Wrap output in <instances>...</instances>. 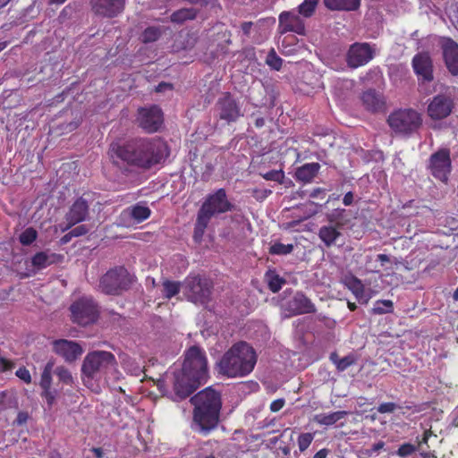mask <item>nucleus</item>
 Listing matches in <instances>:
<instances>
[{
	"instance_id": "nucleus-41",
	"label": "nucleus",
	"mask_w": 458,
	"mask_h": 458,
	"mask_svg": "<svg viewBox=\"0 0 458 458\" xmlns=\"http://www.w3.org/2000/svg\"><path fill=\"white\" fill-rule=\"evenodd\" d=\"M413 407L414 406L412 404L406 403L405 406L403 407L394 403L388 402V403H382L381 404H379L377 408V411L380 414H385V413H392L394 411H396L397 409H403V408H405L406 410L411 411V410H412Z\"/></svg>"
},
{
	"instance_id": "nucleus-24",
	"label": "nucleus",
	"mask_w": 458,
	"mask_h": 458,
	"mask_svg": "<svg viewBox=\"0 0 458 458\" xmlns=\"http://www.w3.org/2000/svg\"><path fill=\"white\" fill-rule=\"evenodd\" d=\"M361 101L365 108L372 113L380 112L385 106L383 97L375 89L364 91L361 95Z\"/></svg>"
},
{
	"instance_id": "nucleus-47",
	"label": "nucleus",
	"mask_w": 458,
	"mask_h": 458,
	"mask_svg": "<svg viewBox=\"0 0 458 458\" xmlns=\"http://www.w3.org/2000/svg\"><path fill=\"white\" fill-rule=\"evenodd\" d=\"M417 451V446L411 443H404L401 445L396 451L399 457L405 458L413 454Z\"/></svg>"
},
{
	"instance_id": "nucleus-49",
	"label": "nucleus",
	"mask_w": 458,
	"mask_h": 458,
	"mask_svg": "<svg viewBox=\"0 0 458 458\" xmlns=\"http://www.w3.org/2000/svg\"><path fill=\"white\" fill-rule=\"evenodd\" d=\"M280 51L284 55H292L297 52V47L288 45V38H284L281 43Z\"/></svg>"
},
{
	"instance_id": "nucleus-40",
	"label": "nucleus",
	"mask_w": 458,
	"mask_h": 458,
	"mask_svg": "<svg viewBox=\"0 0 458 458\" xmlns=\"http://www.w3.org/2000/svg\"><path fill=\"white\" fill-rule=\"evenodd\" d=\"M294 247L293 244H284L276 242L269 247V254L271 255H287L293 252Z\"/></svg>"
},
{
	"instance_id": "nucleus-59",
	"label": "nucleus",
	"mask_w": 458,
	"mask_h": 458,
	"mask_svg": "<svg viewBox=\"0 0 458 458\" xmlns=\"http://www.w3.org/2000/svg\"><path fill=\"white\" fill-rule=\"evenodd\" d=\"M329 453V449L322 448L314 454L313 458H327Z\"/></svg>"
},
{
	"instance_id": "nucleus-9",
	"label": "nucleus",
	"mask_w": 458,
	"mask_h": 458,
	"mask_svg": "<svg viewBox=\"0 0 458 458\" xmlns=\"http://www.w3.org/2000/svg\"><path fill=\"white\" fill-rule=\"evenodd\" d=\"M71 319L73 323L86 327L95 323L99 317L98 303L91 297H81L71 306Z\"/></svg>"
},
{
	"instance_id": "nucleus-20",
	"label": "nucleus",
	"mask_w": 458,
	"mask_h": 458,
	"mask_svg": "<svg viewBox=\"0 0 458 458\" xmlns=\"http://www.w3.org/2000/svg\"><path fill=\"white\" fill-rule=\"evenodd\" d=\"M342 227V223L322 225L318 229V236L327 248L342 246L344 244V235L341 232Z\"/></svg>"
},
{
	"instance_id": "nucleus-23",
	"label": "nucleus",
	"mask_w": 458,
	"mask_h": 458,
	"mask_svg": "<svg viewBox=\"0 0 458 458\" xmlns=\"http://www.w3.org/2000/svg\"><path fill=\"white\" fill-rule=\"evenodd\" d=\"M90 4L96 14L113 18L123 11L124 0H91Z\"/></svg>"
},
{
	"instance_id": "nucleus-62",
	"label": "nucleus",
	"mask_w": 458,
	"mask_h": 458,
	"mask_svg": "<svg viewBox=\"0 0 458 458\" xmlns=\"http://www.w3.org/2000/svg\"><path fill=\"white\" fill-rule=\"evenodd\" d=\"M91 452L95 454L96 458H103L104 452L100 447H93Z\"/></svg>"
},
{
	"instance_id": "nucleus-34",
	"label": "nucleus",
	"mask_w": 458,
	"mask_h": 458,
	"mask_svg": "<svg viewBox=\"0 0 458 458\" xmlns=\"http://www.w3.org/2000/svg\"><path fill=\"white\" fill-rule=\"evenodd\" d=\"M55 362L54 360H48L41 373L39 386L42 388L52 387V372L54 370Z\"/></svg>"
},
{
	"instance_id": "nucleus-44",
	"label": "nucleus",
	"mask_w": 458,
	"mask_h": 458,
	"mask_svg": "<svg viewBox=\"0 0 458 458\" xmlns=\"http://www.w3.org/2000/svg\"><path fill=\"white\" fill-rule=\"evenodd\" d=\"M318 0H304L299 5V13L304 17H310L318 5Z\"/></svg>"
},
{
	"instance_id": "nucleus-27",
	"label": "nucleus",
	"mask_w": 458,
	"mask_h": 458,
	"mask_svg": "<svg viewBox=\"0 0 458 458\" xmlns=\"http://www.w3.org/2000/svg\"><path fill=\"white\" fill-rule=\"evenodd\" d=\"M344 285L353 293L355 298L362 303H367L369 298H365V287L360 279L355 276H346L344 280Z\"/></svg>"
},
{
	"instance_id": "nucleus-63",
	"label": "nucleus",
	"mask_w": 458,
	"mask_h": 458,
	"mask_svg": "<svg viewBox=\"0 0 458 458\" xmlns=\"http://www.w3.org/2000/svg\"><path fill=\"white\" fill-rule=\"evenodd\" d=\"M377 260L381 262L382 265H384L386 262L390 261V258L386 254H378L377 256Z\"/></svg>"
},
{
	"instance_id": "nucleus-56",
	"label": "nucleus",
	"mask_w": 458,
	"mask_h": 458,
	"mask_svg": "<svg viewBox=\"0 0 458 458\" xmlns=\"http://www.w3.org/2000/svg\"><path fill=\"white\" fill-rule=\"evenodd\" d=\"M385 446V442L383 441H378L377 443L372 445V446L370 447V449H368L366 451L367 454L371 456L375 454H377L381 449H383Z\"/></svg>"
},
{
	"instance_id": "nucleus-8",
	"label": "nucleus",
	"mask_w": 458,
	"mask_h": 458,
	"mask_svg": "<svg viewBox=\"0 0 458 458\" xmlns=\"http://www.w3.org/2000/svg\"><path fill=\"white\" fill-rule=\"evenodd\" d=\"M185 297L193 303L205 304L209 301L213 288L210 280L199 275H189L182 283Z\"/></svg>"
},
{
	"instance_id": "nucleus-15",
	"label": "nucleus",
	"mask_w": 458,
	"mask_h": 458,
	"mask_svg": "<svg viewBox=\"0 0 458 458\" xmlns=\"http://www.w3.org/2000/svg\"><path fill=\"white\" fill-rule=\"evenodd\" d=\"M411 66L418 78L419 83H428L434 80V66L428 52L416 54L411 60Z\"/></svg>"
},
{
	"instance_id": "nucleus-45",
	"label": "nucleus",
	"mask_w": 458,
	"mask_h": 458,
	"mask_svg": "<svg viewBox=\"0 0 458 458\" xmlns=\"http://www.w3.org/2000/svg\"><path fill=\"white\" fill-rule=\"evenodd\" d=\"M259 174L262 178H264L267 181L276 182L280 184L284 183V172L283 171V169L270 170L267 173H260Z\"/></svg>"
},
{
	"instance_id": "nucleus-22",
	"label": "nucleus",
	"mask_w": 458,
	"mask_h": 458,
	"mask_svg": "<svg viewBox=\"0 0 458 458\" xmlns=\"http://www.w3.org/2000/svg\"><path fill=\"white\" fill-rule=\"evenodd\" d=\"M441 48L448 71L453 75H458V44L451 38H445Z\"/></svg>"
},
{
	"instance_id": "nucleus-4",
	"label": "nucleus",
	"mask_w": 458,
	"mask_h": 458,
	"mask_svg": "<svg viewBox=\"0 0 458 458\" xmlns=\"http://www.w3.org/2000/svg\"><path fill=\"white\" fill-rule=\"evenodd\" d=\"M191 403L193 405L192 420L199 431L206 436L216 429L222 409L221 394L207 387L193 395Z\"/></svg>"
},
{
	"instance_id": "nucleus-31",
	"label": "nucleus",
	"mask_w": 458,
	"mask_h": 458,
	"mask_svg": "<svg viewBox=\"0 0 458 458\" xmlns=\"http://www.w3.org/2000/svg\"><path fill=\"white\" fill-rule=\"evenodd\" d=\"M264 277L268 289L274 293H278L286 283V280L280 276L275 269H268Z\"/></svg>"
},
{
	"instance_id": "nucleus-16",
	"label": "nucleus",
	"mask_w": 458,
	"mask_h": 458,
	"mask_svg": "<svg viewBox=\"0 0 458 458\" xmlns=\"http://www.w3.org/2000/svg\"><path fill=\"white\" fill-rule=\"evenodd\" d=\"M454 107V101L450 96L438 94L428 105L427 113L432 120L438 121L449 116Z\"/></svg>"
},
{
	"instance_id": "nucleus-5",
	"label": "nucleus",
	"mask_w": 458,
	"mask_h": 458,
	"mask_svg": "<svg viewBox=\"0 0 458 458\" xmlns=\"http://www.w3.org/2000/svg\"><path fill=\"white\" fill-rule=\"evenodd\" d=\"M235 209V205L230 201L226 190L219 188L208 193L198 210L193 230V240L200 242L208 224L213 217L231 212Z\"/></svg>"
},
{
	"instance_id": "nucleus-29",
	"label": "nucleus",
	"mask_w": 458,
	"mask_h": 458,
	"mask_svg": "<svg viewBox=\"0 0 458 458\" xmlns=\"http://www.w3.org/2000/svg\"><path fill=\"white\" fill-rule=\"evenodd\" d=\"M323 3L331 11H354L360 7V0H323Z\"/></svg>"
},
{
	"instance_id": "nucleus-35",
	"label": "nucleus",
	"mask_w": 458,
	"mask_h": 458,
	"mask_svg": "<svg viewBox=\"0 0 458 458\" xmlns=\"http://www.w3.org/2000/svg\"><path fill=\"white\" fill-rule=\"evenodd\" d=\"M330 360L335 364L337 370L344 371L350 366L353 365L356 362V359L353 355H347L344 358H338L335 353H332L330 356Z\"/></svg>"
},
{
	"instance_id": "nucleus-26",
	"label": "nucleus",
	"mask_w": 458,
	"mask_h": 458,
	"mask_svg": "<svg viewBox=\"0 0 458 458\" xmlns=\"http://www.w3.org/2000/svg\"><path fill=\"white\" fill-rule=\"evenodd\" d=\"M300 88L301 90L304 91L308 95L321 89L322 82L320 76L312 71L304 72Z\"/></svg>"
},
{
	"instance_id": "nucleus-39",
	"label": "nucleus",
	"mask_w": 458,
	"mask_h": 458,
	"mask_svg": "<svg viewBox=\"0 0 458 458\" xmlns=\"http://www.w3.org/2000/svg\"><path fill=\"white\" fill-rule=\"evenodd\" d=\"M283 59L276 54V50L274 48H271L269 52L267 53V58H266V64L275 71H280L283 66Z\"/></svg>"
},
{
	"instance_id": "nucleus-43",
	"label": "nucleus",
	"mask_w": 458,
	"mask_h": 458,
	"mask_svg": "<svg viewBox=\"0 0 458 458\" xmlns=\"http://www.w3.org/2000/svg\"><path fill=\"white\" fill-rule=\"evenodd\" d=\"M38 233L33 227L26 228L19 236L20 242L24 246H29L36 241Z\"/></svg>"
},
{
	"instance_id": "nucleus-36",
	"label": "nucleus",
	"mask_w": 458,
	"mask_h": 458,
	"mask_svg": "<svg viewBox=\"0 0 458 458\" xmlns=\"http://www.w3.org/2000/svg\"><path fill=\"white\" fill-rule=\"evenodd\" d=\"M182 284L180 282L171 281L168 279L163 282V295L165 298L170 300L179 293Z\"/></svg>"
},
{
	"instance_id": "nucleus-48",
	"label": "nucleus",
	"mask_w": 458,
	"mask_h": 458,
	"mask_svg": "<svg viewBox=\"0 0 458 458\" xmlns=\"http://www.w3.org/2000/svg\"><path fill=\"white\" fill-rule=\"evenodd\" d=\"M57 395V391L52 387L49 388H42L41 397L46 400L47 403L49 407H51Z\"/></svg>"
},
{
	"instance_id": "nucleus-53",
	"label": "nucleus",
	"mask_w": 458,
	"mask_h": 458,
	"mask_svg": "<svg viewBox=\"0 0 458 458\" xmlns=\"http://www.w3.org/2000/svg\"><path fill=\"white\" fill-rule=\"evenodd\" d=\"M89 229L87 225H81L71 230V235H73V237H79L85 235L86 233H89Z\"/></svg>"
},
{
	"instance_id": "nucleus-37",
	"label": "nucleus",
	"mask_w": 458,
	"mask_h": 458,
	"mask_svg": "<svg viewBox=\"0 0 458 458\" xmlns=\"http://www.w3.org/2000/svg\"><path fill=\"white\" fill-rule=\"evenodd\" d=\"M394 311V302L390 300H377L372 308V313L383 315Z\"/></svg>"
},
{
	"instance_id": "nucleus-30",
	"label": "nucleus",
	"mask_w": 458,
	"mask_h": 458,
	"mask_svg": "<svg viewBox=\"0 0 458 458\" xmlns=\"http://www.w3.org/2000/svg\"><path fill=\"white\" fill-rule=\"evenodd\" d=\"M58 255L47 251L37 252L31 258V264L38 269H43L57 261Z\"/></svg>"
},
{
	"instance_id": "nucleus-12",
	"label": "nucleus",
	"mask_w": 458,
	"mask_h": 458,
	"mask_svg": "<svg viewBox=\"0 0 458 458\" xmlns=\"http://www.w3.org/2000/svg\"><path fill=\"white\" fill-rule=\"evenodd\" d=\"M428 169L436 179L447 182L452 171L450 149L442 148L434 152L428 159Z\"/></svg>"
},
{
	"instance_id": "nucleus-51",
	"label": "nucleus",
	"mask_w": 458,
	"mask_h": 458,
	"mask_svg": "<svg viewBox=\"0 0 458 458\" xmlns=\"http://www.w3.org/2000/svg\"><path fill=\"white\" fill-rule=\"evenodd\" d=\"M15 375H16V377H18L21 380H22L26 384L31 383V375L26 367L19 368L16 370Z\"/></svg>"
},
{
	"instance_id": "nucleus-11",
	"label": "nucleus",
	"mask_w": 458,
	"mask_h": 458,
	"mask_svg": "<svg viewBox=\"0 0 458 458\" xmlns=\"http://www.w3.org/2000/svg\"><path fill=\"white\" fill-rule=\"evenodd\" d=\"M136 123L147 133L158 131L164 123L162 109L157 106L140 107L137 110Z\"/></svg>"
},
{
	"instance_id": "nucleus-42",
	"label": "nucleus",
	"mask_w": 458,
	"mask_h": 458,
	"mask_svg": "<svg viewBox=\"0 0 458 458\" xmlns=\"http://www.w3.org/2000/svg\"><path fill=\"white\" fill-rule=\"evenodd\" d=\"M54 373L57 376L60 382L67 386H72L73 377L68 369L64 366H58L55 369Z\"/></svg>"
},
{
	"instance_id": "nucleus-2",
	"label": "nucleus",
	"mask_w": 458,
	"mask_h": 458,
	"mask_svg": "<svg viewBox=\"0 0 458 458\" xmlns=\"http://www.w3.org/2000/svg\"><path fill=\"white\" fill-rule=\"evenodd\" d=\"M208 378V358L205 351L193 345L184 352L182 370L174 373V391L176 401L189 397Z\"/></svg>"
},
{
	"instance_id": "nucleus-1",
	"label": "nucleus",
	"mask_w": 458,
	"mask_h": 458,
	"mask_svg": "<svg viewBox=\"0 0 458 458\" xmlns=\"http://www.w3.org/2000/svg\"><path fill=\"white\" fill-rule=\"evenodd\" d=\"M109 157L114 164H126L148 170L162 163L170 154L169 148L161 138H136L123 143L110 145Z\"/></svg>"
},
{
	"instance_id": "nucleus-38",
	"label": "nucleus",
	"mask_w": 458,
	"mask_h": 458,
	"mask_svg": "<svg viewBox=\"0 0 458 458\" xmlns=\"http://www.w3.org/2000/svg\"><path fill=\"white\" fill-rule=\"evenodd\" d=\"M162 34L159 27L150 26L144 30L140 36V39L143 43H152L157 41Z\"/></svg>"
},
{
	"instance_id": "nucleus-25",
	"label": "nucleus",
	"mask_w": 458,
	"mask_h": 458,
	"mask_svg": "<svg viewBox=\"0 0 458 458\" xmlns=\"http://www.w3.org/2000/svg\"><path fill=\"white\" fill-rule=\"evenodd\" d=\"M320 165L318 163H308L297 168L295 178L297 181L308 183L310 182L318 174Z\"/></svg>"
},
{
	"instance_id": "nucleus-18",
	"label": "nucleus",
	"mask_w": 458,
	"mask_h": 458,
	"mask_svg": "<svg viewBox=\"0 0 458 458\" xmlns=\"http://www.w3.org/2000/svg\"><path fill=\"white\" fill-rule=\"evenodd\" d=\"M52 345L54 352L62 357L68 363L74 362L83 352L81 345L79 343L71 340H55L52 343Z\"/></svg>"
},
{
	"instance_id": "nucleus-55",
	"label": "nucleus",
	"mask_w": 458,
	"mask_h": 458,
	"mask_svg": "<svg viewBox=\"0 0 458 458\" xmlns=\"http://www.w3.org/2000/svg\"><path fill=\"white\" fill-rule=\"evenodd\" d=\"M284 404H285V401L283 398L274 400L270 403V411L272 412L279 411L284 406Z\"/></svg>"
},
{
	"instance_id": "nucleus-14",
	"label": "nucleus",
	"mask_w": 458,
	"mask_h": 458,
	"mask_svg": "<svg viewBox=\"0 0 458 458\" xmlns=\"http://www.w3.org/2000/svg\"><path fill=\"white\" fill-rule=\"evenodd\" d=\"M375 51L369 43H353L350 46L346 63L351 68H358L367 64L373 59Z\"/></svg>"
},
{
	"instance_id": "nucleus-57",
	"label": "nucleus",
	"mask_w": 458,
	"mask_h": 458,
	"mask_svg": "<svg viewBox=\"0 0 458 458\" xmlns=\"http://www.w3.org/2000/svg\"><path fill=\"white\" fill-rule=\"evenodd\" d=\"M252 26L253 22L251 21H244L242 23L241 29L245 36H250Z\"/></svg>"
},
{
	"instance_id": "nucleus-17",
	"label": "nucleus",
	"mask_w": 458,
	"mask_h": 458,
	"mask_svg": "<svg viewBox=\"0 0 458 458\" xmlns=\"http://www.w3.org/2000/svg\"><path fill=\"white\" fill-rule=\"evenodd\" d=\"M284 311L288 317L310 314L317 311L315 304L303 293L297 292L292 299L284 304Z\"/></svg>"
},
{
	"instance_id": "nucleus-60",
	"label": "nucleus",
	"mask_w": 458,
	"mask_h": 458,
	"mask_svg": "<svg viewBox=\"0 0 458 458\" xmlns=\"http://www.w3.org/2000/svg\"><path fill=\"white\" fill-rule=\"evenodd\" d=\"M320 195H325V190L322 188H316L310 192V197L316 199L318 198Z\"/></svg>"
},
{
	"instance_id": "nucleus-6",
	"label": "nucleus",
	"mask_w": 458,
	"mask_h": 458,
	"mask_svg": "<svg viewBox=\"0 0 458 458\" xmlns=\"http://www.w3.org/2000/svg\"><path fill=\"white\" fill-rule=\"evenodd\" d=\"M116 365V359L112 352L106 351L90 352L85 356L82 362V379L86 384L88 380L98 377L100 378L114 369Z\"/></svg>"
},
{
	"instance_id": "nucleus-32",
	"label": "nucleus",
	"mask_w": 458,
	"mask_h": 458,
	"mask_svg": "<svg viewBox=\"0 0 458 458\" xmlns=\"http://www.w3.org/2000/svg\"><path fill=\"white\" fill-rule=\"evenodd\" d=\"M347 415L345 411H337L331 413L317 414L314 418L315 421L319 425L332 426L338 420L344 419Z\"/></svg>"
},
{
	"instance_id": "nucleus-61",
	"label": "nucleus",
	"mask_w": 458,
	"mask_h": 458,
	"mask_svg": "<svg viewBox=\"0 0 458 458\" xmlns=\"http://www.w3.org/2000/svg\"><path fill=\"white\" fill-rule=\"evenodd\" d=\"M430 436L431 432L429 430H426L423 433L421 439L419 441V445H420L421 444H427Z\"/></svg>"
},
{
	"instance_id": "nucleus-3",
	"label": "nucleus",
	"mask_w": 458,
	"mask_h": 458,
	"mask_svg": "<svg viewBox=\"0 0 458 458\" xmlns=\"http://www.w3.org/2000/svg\"><path fill=\"white\" fill-rule=\"evenodd\" d=\"M257 360L255 349L247 342L239 341L222 355L216 369L227 378L244 377L253 371Z\"/></svg>"
},
{
	"instance_id": "nucleus-64",
	"label": "nucleus",
	"mask_w": 458,
	"mask_h": 458,
	"mask_svg": "<svg viewBox=\"0 0 458 458\" xmlns=\"http://www.w3.org/2000/svg\"><path fill=\"white\" fill-rule=\"evenodd\" d=\"M72 238H73V235H71V231H70L69 233H67L61 238L60 242H61V243L65 244V243L69 242L72 240Z\"/></svg>"
},
{
	"instance_id": "nucleus-28",
	"label": "nucleus",
	"mask_w": 458,
	"mask_h": 458,
	"mask_svg": "<svg viewBox=\"0 0 458 458\" xmlns=\"http://www.w3.org/2000/svg\"><path fill=\"white\" fill-rule=\"evenodd\" d=\"M123 215L131 217L137 223H141L150 216L151 210L148 207L141 205L140 203H137L127 208L123 212Z\"/></svg>"
},
{
	"instance_id": "nucleus-10",
	"label": "nucleus",
	"mask_w": 458,
	"mask_h": 458,
	"mask_svg": "<svg viewBox=\"0 0 458 458\" xmlns=\"http://www.w3.org/2000/svg\"><path fill=\"white\" fill-rule=\"evenodd\" d=\"M387 123L395 132L410 134L421 126L422 118L421 114L414 109H400L389 115Z\"/></svg>"
},
{
	"instance_id": "nucleus-7",
	"label": "nucleus",
	"mask_w": 458,
	"mask_h": 458,
	"mask_svg": "<svg viewBox=\"0 0 458 458\" xmlns=\"http://www.w3.org/2000/svg\"><path fill=\"white\" fill-rule=\"evenodd\" d=\"M132 284V276L123 267H114L104 274L98 287L101 291L109 295H120L123 292L130 289Z\"/></svg>"
},
{
	"instance_id": "nucleus-21",
	"label": "nucleus",
	"mask_w": 458,
	"mask_h": 458,
	"mask_svg": "<svg viewBox=\"0 0 458 458\" xmlns=\"http://www.w3.org/2000/svg\"><path fill=\"white\" fill-rule=\"evenodd\" d=\"M89 203L82 197L78 198L70 207L69 211L65 215L67 225L65 230L72 226L83 222L89 216Z\"/></svg>"
},
{
	"instance_id": "nucleus-54",
	"label": "nucleus",
	"mask_w": 458,
	"mask_h": 458,
	"mask_svg": "<svg viewBox=\"0 0 458 458\" xmlns=\"http://www.w3.org/2000/svg\"><path fill=\"white\" fill-rule=\"evenodd\" d=\"M14 367V363L12 360L5 359L4 357L0 356V368L2 371H9L13 369Z\"/></svg>"
},
{
	"instance_id": "nucleus-58",
	"label": "nucleus",
	"mask_w": 458,
	"mask_h": 458,
	"mask_svg": "<svg viewBox=\"0 0 458 458\" xmlns=\"http://www.w3.org/2000/svg\"><path fill=\"white\" fill-rule=\"evenodd\" d=\"M354 195L352 191H348L343 198V203L344 206H351L353 203Z\"/></svg>"
},
{
	"instance_id": "nucleus-33",
	"label": "nucleus",
	"mask_w": 458,
	"mask_h": 458,
	"mask_svg": "<svg viewBox=\"0 0 458 458\" xmlns=\"http://www.w3.org/2000/svg\"><path fill=\"white\" fill-rule=\"evenodd\" d=\"M197 10L194 8H182L174 12L170 20L174 23L182 24L186 21L194 20L197 16Z\"/></svg>"
},
{
	"instance_id": "nucleus-50",
	"label": "nucleus",
	"mask_w": 458,
	"mask_h": 458,
	"mask_svg": "<svg viewBox=\"0 0 458 458\" xmlns=\"http://www.w3.org/2000/svg\"><path fill=\"white\" fill-rule=\"evenodd\" d=\"M345 209L335 208L332 213L327 214V218L330 223H335V225H336L337 223H340L339 220L343 217Z\"/></svg>"
},
{
	"instance_id": "nucleus-13",
	"label": "nucleus",
	"mask_w": 458,
	"mask_h": 458,
	"mask_svg": "<svg viewBox=\"0 0 458 458\" xmlns=\"http://www.w3.org/2000/svg\"><path fill=\"white\" fill-rule=\"evenodd\" d=\"M216 108L220 120L227 123H235L243 116L239 102L230 92L224 93L216 101Z\"/></svg>"
},
{
	"instance_id": "nucleus-19",
	"label": "nucleus",
	"mask_w": 458,
	"mask_h": 458,
	"mask_svg": "<svg viewBox=\"0 0 458 458\" xmlns=\"http://www.w3.org/2000/svg\"><path fill=\"white\" fill-rule=\"evenodd\" d=\"M279 33L294 32L298 35H305L306 28L304 21L300 17L299 13L294 12H283L278 17Z\"/></svg>"
},
{
	"instance_id": "nucleus-46",
	"label": "nucleus",
	"mask_w": 458,
	"mask_h": 458,
	"mask_svg": "<svg viewBox=\"0 0 458 458\" xmlns=\"http://www.w3.org/2000/svg\"><path fill=\"white\" fill-rule=\"evenodd\" d=\"M314 439V434L312 433H301L298 437L297 444L300 452L306 451Z\"/></svg>"
},
{
	"instance_id": "nucleus-52",
	"label": "nucleus",
	"mask_w": 458,
	"mask_h": 458,
	"mask_svg": "<svg viewBox=\"0 0 458 458\" xmlns=\"http://www.w3.org/2000/svg\"><path fill=\"white\" fill-rule=\"evenodd\" d=\"M30 419V415L27 411H19L16 419L13 420L14 426H23L25 425Z\"/></svg>"
}]
</instances>
